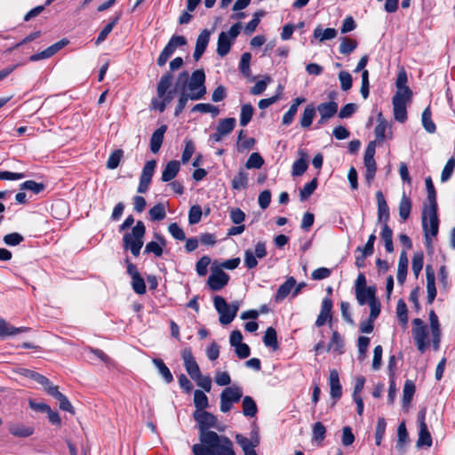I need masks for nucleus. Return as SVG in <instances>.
Here are the masks:
<instances>
[{
	"instance_id": "43",
	"label": "nucleus",
	"mask_w": 455,
	"mask_h": 455,
	"mask_svg": "<svg viewBox=\"0 0 455 455\" xmlns=\"http://www.w3.org/2000/svg\"><path fill=\"white\" fill-rule=\"evenodd\" d=\"M411 210V201L405 193H403L399 204V216L403 221H405L410 217Z\"/></svg>"
},
{
	"instance_id": "58",
	"label": "nucleus",
	"mask_w": 455,
	"mask_h": 455,
	"mask_svg": "<svg viewBox=\"0 0 455 455\" xmlns=\"http://www.w3.org/2000/svg\"><path fill=\"white\" fill-rule=\"evenodd\" d=\"M424 256L421 251L415 252L411 260V269L416 277L419 275L423 268Z\"/></svg>"
},
{
	"instance_id": "31",
	"label": "nucleus",
	"mask_w": 455,
	"mask_h": 455,
	"mask_svg": "<svg viewBox=\"0 0 455 455\" xmlns=\"http://www.w3.org/2000/svg\"><path fill=\"white\" fill-rule=\"evenodd\" d=\"M172 80L173 76L170 72H166L161 76L156 87V93L158 97L164 96L167 92L171 91L170 87L172 84Z\"/></svg>"
},
{
	"instance_id": "14",
	"label": "nucleus",
	"mask_w": 455,
	"mask_h": 455,
	"mask_svg": "<svg viewBox=\"0 0 455 455\" xmlns=\"http://www.w3.org/2000/svg\"><path fill=\"white\" fill-rule=\"evenodd\" d=\"M156 166V162L155 160L148 161L144 165L141 175H140V184L138 187L139 193L144 194L148 191V186L151 182V179L155 172Z\"/></svg>"
},
{
	"instance_id": "37",
	"label": "nucleus",
	"mask_w": 455,
	"mask_h": 455,
	"mask_svg": "<svg viewBox=\"0 0 455 455\" xmlns=\"http://www.w3.org/2000/svg\"><path fill=\"white\" fill-rule=\"evenodd\" d=\"M315 116V108L312 104L307 105L301 115L299 120L300 126L302 128H308L312 124Z\"/></svg>"
},
{
	"instance_id": "64",
	"label": "nucleus",
	"mask_w": 455,
	"mask_h": 455,
	"mask_svg": "<svg viewBox=\"0 0 455 455\" xmlns=\"http://www.w3.org/2000/svg\"><path fill=\"white\" fill-rule=\"evenodd\" d=\"M210 41V31L207 29H204L200 35L198 36L196 43V49L202 50L205 52V49Z\"/></svg>"
},
{
	"instance_id": "62",
	"label": "nucleus",
	"mask_w": 455,
	"mask_h": 455,
	"mask_svg": "<svg viewBox=\"0 0 455 455\" xmlns=\"http://www.w3.org/2000/svg\"><path fill=\"white\" fill-rule=\"evenodd\" d=\"M263 164L264 159L262 158V156L259 153H252L249 156L245 164V167L247 169H259Z\"/></svg>"
},
{
	"instance_id": "35",
	"label": "nucleus",
	"mask_w": 455,
	"mask_h": 455,
	"mask_svg": "<svg viewBox=\"0 0 455 455\" xmlns=\"http://www.w3.org/2000/svg\"><path fill=\"white\" fill-rule=\"evenodd\" d=\"M417 445L419 447H421V446L430 447L432 445L431 435L428 431L426 422H420Z\"/></svg>"
},
{
	"instance_id": "20",
	"label": "nucleus",
	"mask_w": 455,
	"mask_h": 455,
	"mask_svg": "<svg viewBox=\"0 0 455 455\" xmlns=\"http://www.w3.org/2000/svg\"><path fill=\"white\" fill-rule=\"evenodd\" d=\"M377 122L378 124L374 129L376 141L382 142L385 139L391 137V127L380 112L378 114Z\"/></svg>"
},
{
	"instance_id": "28",
	"label": "nucleus",
	"mask_w": 455,
	"mask_h": 455,
	"mask_svg": "<svg viewBox=\"0 0 455 455\" xmlns=\"http://www.w3.org/2000/svg\"><path fill=\"white\" fill-rule=\"evenodd\" d=\"M28 331H29V328H28V327L17 328L12 325H10L4 319H0V338H4L7 336H13L18 333L26 332Z\"/></svg>"
},
{
	"instance_id": "17",
	"label": "nucleus",
	"mask_w": 455,
	"mask_h": 455,
	"mask_svg": "<svg viewBox=\"0 0 455 455\" xmlns=\"http://www.w3.org/2000/svg\"><path fill=\"white\" fill-rule=\"evenodd\" d=\"M315 110H317L320 115L318 124L323 125L328 119L336 115L338 112V103L333 100L323 102L319 104Z\"/></svg>"
},
{
	"instance_id": "10",
	"label": "nucleus",
	"mask_w": 455,
	"mask_h": 455,
	"mask_svg": "<svg viewBox=\"0 0 455 455\" xmlns=\"http://www.w3.org/2000/svg\"><path fill=\"white\" fill-rule=\"evenodd\" d=\"M187 44V39L183 36H172L165 45L162 52L157 59V65L163 67L165 65L167 60L173 54L178 47H181Z\"/></svg>"
},
{
	"instance_id": "26",
	"label": "nucleus",
	"mask_w": 455,
	"mask_h": 455,
	"mask_svg": "<svg viewBox=\"0 0 455 455\" xmlns=\"http://www.w3.org/2000/svg\"><path fill=\"white\" fill-rule=\"evenodd\" d=\"M296 285V280L294 277H289L280 287L278 288L275 296V300L279 302L283 300L291 291Z\"/></svg>"
},
{
	"instance_id": "36",
	"label": "nucleus",
	"mask_w": 455,
	"mask_h": 455,
	"mask_svg": "<svg viewBox=\"0 0 455 455\" xmlns=\"http://www.w3.org/2000/svg\"><path fill=\"white\" fill-rule=\"evenodd\" d=\"M20 373L24 375L25 377L30 378L34 380H36L37 383L42 385L45 391H47V387L49 386H52V382L44 375H41L36 371H30L28 369H21Z\"/></svg>"
},
{
	"instance_id": "29",
	"label": "nucleus",
	"mask_w": 455,
	"mask_h": 455,
	"mask_svg": "<svg viewBox=\"0 0 455 455\" xmlns=\"http://www.w3.org/2000/svg\"><path fill=\"white\" fill-rule=\"evenodd\" d=\"M179 171H180V163L176 160L170 161L169 163H167V164L165 165V167L162 172L161 180L164 182L171 181L176 177Z\"/></svg>"
},
{
	"instance_id": "13",
	"label": "nucleus",
	"mask_w": 455,
	"mask_h": 455,
	"mask_svg": "<svg viewBox=\"0 0 455 455\" xmlns=\"http://www.w3.org/2000/svg\"><path fill=\"white\" fill-rule=\"evenodd\" d=\"M235 438L244 455H258L255 451V448L259 444V435L257 431L251 432L250 439L241 434H236Z\"/></svg>"
},
{
	"instance_id": "21",
	"label": "nucleus",
	"mask_w": 455,
	"mask_h": 455,
	"mask_svg": "<svg viewBox=\"0 0 455 455\" xmlns=\"http://www.w3.org/2000/svg\"><path fill=\"white\" fill-rule=\"evenodd\" d=\"M426 279L427 292V300L428 304H432L436 297V288L435 271L430 265L426 267Z\"/></svg>"
},
{
	"instance_id": "52",
	"label": "nucleus",
	"mask_w": 455,
	"mask_h": 455,
	"mask_svg": "<svg viewBox=\"0 0 455 455\" xmlns=\"http://www.w3.org/2000/svg\"><path fill=\"white\" fill-rule=\"evenodd\" d=\"M422 125L424 129L429 132L434 133L436 130L435 124L431 119V111L429 107H427L422 113L421 116Z\"/></svg>"
},
{
	"instance_id": "2",
	"label": "nucleus",
	"mask_w": 455,
	"mask_h": 455,
	"mask_svg": "<svg viewBox=\"0 0 455 455\" xmlns=\"http://www.w3.org/2000/svg\"><path fill=\"white\" fill-rule=\"evenodd\" d=\"M422 227L427 246H430L432 238L436 236L439 229L437 206H424L422 212Z\"/></svg>"
},
{
	"instance_id": "41",
	"label": "nucleus",
	"mask_w": 455,
	"mask_h": 455,
	"mask_svg": "<svg viewBox=\"0 0 455 455\" xmlns=\"http://www.w3.org/2000/svg\"><path fill=\"white\" fill-rule=\"evenodd\" d=\"M415 393V385L413 381L407 379L403 389V406L408 407Z\"/></svg>"
},
{
	"instance_id": "56",
	"label": "nucleus",
	"mask_w": 455,
	"mask_h": 455,
	"mask_svg": "<svg viewBox=\"0 0 455 455\" xmlns=\"http://www.w3.org/2000/svg\"><path fill=\"white\" fill-rule=\"evenodd\" d=\"M193 112L211 113L212 116H217L220 113L219 108L209 103H199L193 107Z\"/></svg>"
},
{
	"instance_id": "51",
	"label": "nucleus",
	"mask_w": 455,
	"mask_h": 455,
	"mask_svg": "<svg viewBox=\"0 0 455 455\" xmlns=\"http://www.w3.org/2000/svg\"><path fill=\"white\" fill-rule=\"evenodd\" d=\"M148 214L150 219L154 221L164 220L166 216L165 205L163 203L156 204L149 210Z\"/></svg>"
},
{
	"instance_id": "61",
	"label": "nucleus",
	"mask_w": 455,
	"mask_h": 455,
	"mask_svg": "<svg viewBox=\"0 0 455 455\" xmlns=\"http://www.w3.org/2000/svg\"><path fill=\"white\" fill-rule=\"evenodd\" d=\"M124 152L122 149H116L111 153L107 162V168L114 170L117 168L123 157Z\"/></svg>"
},
{
	"instance_id": "30",
	"label": "nucleus",
	"mask_w": 455,
	"mask_h": 455,
	"mask_svg": "<svg viewBox=\"0 0 455 455\" xmlns=\"http://www.w3.org/2000/svg\"><path fill=\"white\" fill-rule=\"evenodd\" d=\"M172 80L173 76L170 72H166L161 76L156 87V93L158 97L164 96L167 92L171 91L170 87L172 84Z\"/></svg>"
},
{
	"instance_id": "63",
	"label": "nucleus",
	"mask_w": 455,
	"mask_h": 455,
	"mask_svg": "<svg viewBox=\"0 0 455 455\" xmlns=\"http://www.w3.org/2000/svg\"><path fill=\"white\" fill-rule=\"evenodd\" d=\"M454 170H455V158L451 157L447 161L444 168L443 169V172L441 174V181L446 182L451 177Z\"/></svg>"
},
{
	"instance_id": "57",
	"label": "nucleus",
	"mask_w": 455,
	"mask_h": 455,
	"mask_svg": "<svg viewBox=\"0 0 455 455\" xmlns=\"http://www.w3.org/2000/svg\"><path fill=\"white\" fill-rule=\"evenodd\" d=\"M317 188L316 178L313 179L310 182L307 183L300 190L299 196L301 201H305L310 197Z\"/></svg>"
},
{
	"instance_id": "7",
	"label": "nucleus",
	"mask_w": 455,
	"mask_h": 455,
	"mask_svg": "<svg viewBox=\"0 0 455 455\" xmlns=\"http://www.w3.org/2000/svg\"><path fill=\"white\" fill-rule=\"evenodd\" d=\"M204 82L205 75L204 70L197 69L192 73L188 84L190 100H198L204 96L206 93Z\"/></svg>"
},
{
	"instance_id": "47",
	"label": "nucleus",
	"mask_w": 455,
	"mask_h": 455,
	"mask_svg": "<svg viewBox=\"0 0 455 455\" xmlns=\"http://www.w3.org/2000/svg\"><path fill=\"white\" fill-rule=\"evenodd\" d=\"M263 342L267 347L276 350L278 348L276 331L273 327H268L263 337Z\"/></svg>"
},
{
	"instance_id": "4",
	"label": "nucleus",
	"mask_w": 455,
	"mask_h": 455,
	"mask_svg": "<svg viewBox=\"0 0 455 455\" xmlns=\"http://www.w3.org/2000/svg\"><path fill=\"white\" fill-rule=\"evenodd\" d=\"M213 303L215 309L220 314V322L223 325L228 324L234 320L240 307L238 301L228 304L226 299L219 295L214 297Z\"/></svg>"
},
{
	"instance_id": "53",
	"label": "nucleus",
	"mask_w": 455,
	"mask_h": 455,
	"mask_svg": "<svg viewBox=\"0 0 455 455\" xmlns=\"http://www.w3.org/2000/svg\"><path fill=\"white\" fill-rule=\"evenodd\" d=\"M253 112L254 109L251 104H244L242 106L240 114V124L242 126H246L250 123L253 116Z\"/></svg>"
},
{
	"instance_id": "3",
	"label": "nucleus",
	"mask_w": 455,
	"mask_h": 455,
	"mask_svg": "<svg viewBox=\"0 0 455 455\" xmlns=\"http://www.w3.org/2000/svg\"><path fill=\"white\" fill-rule=\"evenodd\" d=\"M146 233V228L141 220L137 221L131 232L124 235L123 243L125 250H130L135 257L140 255L143 246V237Z\"/></svg>"
},
{
	"instance_id": "48",
	"label": "nucleus",
	"mask_w": 455,
	"mask_h": 455,
	"mask_svg": "<svg viewBox=\"0 0 455 455\" xmlns=\"http://www.w3.org/2000/svg\"><path fill=\"white\" fill-rule=\"evenodd\" d=\"M248 174L243 171L240 170L237 175L232 180V188L235 190L244 189L247 187Z\"/></svg>"
},
{
	"instance_id": "38",
	"label": "nucleus",
	"mask_w": 455,
	"mask_h": 455,
	"mask_svg": "<svg viewBox=\"0 0 455 455\" xmlns=\"http://www.w3.org/2000/svg\"><path fill=\"white\" fill-rule=\"evenodd\" d=\"M243 413L246 417H254L258 412V408L252 397L246 395L242 402Z\"/></svg>"
},
{
	"instance_id": "55",
	"label": "nucleus",
	"mask_w": 455,
	"mask_h": 455,
	"mask_svg": "<svg viewBox=\"0 0 455 455\" xmlns=\"http://www.w3.org/2000/svg\"><path fill=\"white\" fill-rule=\"evenodd\" d=\"M118 20H119V16H116V18L113 19L112 21H110L108 24H107L102 28V30L100 32V34L95 41V44L97 45L101 44L107 38V36L111 33V31L113 30L114 27L116 25Z\"/></svg>"
},
{
	"instance_id": "25",
	"label": "nucleus",
	"mask_w": 455,
	"mask_h": 455,
	"mask_svg": "<svg viewBox=\"0 0 455 455\" xmlns=\"http://www.w3.org/2000/svg\"><path fill=\"white\" fill-rule=\"evenodd\" d=\"M329 383L331 396L334 399H339L342 395V387L339 382V373L336 370L330 371Z\"/></svg>"
},
{
	"instance_id": "40",
	"label": "nucleus",
	"mask_w": 455,
	"mask_h": 455,
	"mask_svg": "<svg viewBox=\"0 0 455 455\" xmlns=\"http://www.w3.org/2000/svg\"><path fill=\"white\" fill-rule=\"evenodd\" d=\"M10 433L18 437H28L34 433V428L22 424H14L9 427Z\"/></svg>"
},
{
	"instance_id": "22",
	"label": "nucleus",
	"mask_w": 455,
	"mask_h": 455,
	"mask_svg": "<svg viewBox=\"0 0 455 455\" xmlns=\"http://www.w3.org/2000/svg\"><path fill=\"white\" fill-rule=\"evenodd\" d=\"M378 203V220L383 225L387 224L389 219V208L381 191L376 192Z\"/></svg>"
},
{
	"instance_id": "16",
	"label": "nucleus",
	"mask_w": 455,
	"mask_h": 455,
	"mask_svg": "<svg viewBox=\"0 0 455 455\" xmlns=\"http://www.w3.org/2000/svg\"><path fill=\"white\" fill-rule=\"evenodd\" d=\"M229 281V275L221 269H213L208 277V285L212 291H220L225 287Z\"/></svg>"
},
{
	"instance_id": "54",
	"label": "nucleus",
	"mask_w": 455,
	"mask_h": 455,
	"mask_svg": "<svg viewBox=\"0 0 455 455\" xmlns=\"http://www.w3.org/2000/svg\"><path fill=\"white\" fill-rule=\"evenodd\" d=\"M397 437H398V439H397L396 448L399 451H403L404 445L408 441V433H407L406 427H405L404 423H401L399 425L398 429H397Z\"/></svg>"
},
{
	"instance_id": "59",
	"label": "nucleus",
	"mask_w": 455,
	"mask_h": 455,
	"mask_svg": "<svg viewBox=\"0 0 455 455\" xmlns=\"http://www.w3.org/2000/svg\"><path fill=\"white\" fill-rule=\"evenodd\" d=\"M357 47V43L355 40L344 37L339 45V52L345 55L351 53Z\"/></svg>"
},
{
	"instance_id": "44",
	"label": "nucleus",
	"mask_w": 455,
	"mask_h": 455,
	"mask_svg": "<svg viewBox=\"0 0 455 455\" xmlns=\"http://www.w3.org/2000/svg\"><path fill=\"white\" fill-rule=\"evenodd\" d=\"M153 363L157 368L159 374L163 377L164 380L166 383H171L173 381V377L169 368L165 365L162 359L155 358L153 359Z\"/></svg>"
},
{
	"instance_id": "34",
	"label": "nucleus",
	"mask_w": 455,
	"mask_h": 455,
	"mask_svg": "<svg viewBox=\"0 0 455 455\" xmlns=\"http://www.w3.org/2000/svg\"><path fill=\"white\" fill-rule=\"evenodd\" d=\"M343 347L344 342L340 334L337 331H333L331 340L327 346V351H333L340 355L344 352Z\"/></svg>"
},
{
	"instance_id": "33",
	"label": "nucleus",
	"mask_w": 455,
	"mask_h": 455,
	"mask_svg": "<svg viewBox=\"0 0 455 455\" xmlns=\"http://www.w3.org/2000/svg\"><path fill=\"white\" fill-rule=\"evenodd\" d=\"M376 288L369 286L361 290L356 289L355 296L360 305H364L375 298Z\"/></svg>"
},
{
	"instance_id": "5",
	"label": "nucleus",
	"mask_w": 455,
	"mask_h": 455,
	"mask_svg": "<svg viewBox=\"0 0 455 455\" xmlns=\"http://www.w3.org/2000/svg\"><path fill=\"white\" fill-rule=\"evenodd\" d=\"M412 325L411 332L415 346L420 353H424L430 344V340L427 339L428 327L420 318L413 319Z\"/></svg>"
},
{
	"instance_id": "8",
	"label": "nucleus",
	"mask_w": 455,
	"mask_h": 455,
	"mask_svg": "<svg viewBox=\"0 0 455 455\" xmlns=\"http://www.w3.org/2000/svg\"><path fill=\"white\" fill-rule=\"evenodd\" d=\"M243 396V389L238 386H231L224 388L220 394V411L224 413L228 412L234 403L240 401Z\"/></svg>"
},
{
	"instance_id": "46",
	"label": "nucleus",
	"mask_w": 455,
	"mask_h": 455,
	"mask_svg": "<svg viewBox=\"0 0 455 455\" xmlns=\"http://www.w3.org/2000/svg\"><path fill=\"white\" fill-rule=\"evenodd\" d=\"M393 232L392 229L388 227L387 224L383 225L381 231V239L385 243V249L387 252H393L394 244H393Z\"/></svg>"
},
{
	"instance_id": "32",
	"label": "nucleus",
	"mask_w": 455,
	"mask_h": 455,
	"mask_svg": "<svg viewBox=\"0 0 455 455\" xmlns=\"http://www.w3.org/2000/svg\"><path fill=\"white\" fill-rule=\"evenodd\" d=\"M408 81L406 71L402 68L397 76L395 82L396 92L395 93L401 92L402 95H412L411 90L406 85Z\"/></svg>"
},
{
	"instance_id": "15",
	"label": "nucleus",
	"mask_w": 455,
	"mask_h": 455,
	"mask_svg": "<svg viewBox=\"0 0 455 455\" xmlns=\"http://www.w3.org/2000/svg\"><path fill=\"white\" fill-rule=\"evenodd\" d=\"M430 337L433 347L438 350L441 342V324L437 315L434 310L429 312Z\"/></svg>"
},
{
	"instance_id": "11",
	"label": "nucleus",
	"mask_w": 455,
	"mask_h": 455,
	"mask_svg": "<svg viewBox=\"0 0 455 455\" xmlns=\"http://www.w3.org/2000/svg\"><path fill=\"white\" fill-rule=\"evenodd\" d=\"M412 95L395 93L392 99L394 117L397 122L404 123L407 120L406 104L411 101Z\"/></svg>"
},
{
	"instance_id": "12",
	"label": "nucleus",
	"mask_w": 455,
	"mask_h": 455,
	"mask_svg": "<svg viewBox=\"0 0 455 455\" xmlns=\"http://www.w3.org/2000/svg\"><path fill=\"white\" fill-rule=\"evenodd\" d=\"M194 418L199 426V440H202V436L205 433H215L214 431L209 430L211 427H217V418L212 413L204 411H196Z\"/></svg>"
},
{
	"instance_id": "9",
	"label": "nucleus",
	"mask_w": 455,
	"mask_h": 455,
	"mask_svg": "<svg viewBox=\"0 0 455 455\" xmlns=\"http://www.w3.org/2000/svg\"><path fill=\"white\" fill-rule=\"evenodd\" d=\"M376 142L371 141L365 150L363 157V164L365 167V180L370 186L375 177L377 165L374 159Z\"/></svg>"
},
{
	"instance_id": "27",
	"label": "nucleus",
	"mask_w": 455,
	"mask_h": 455,
	"mask_svg": "<svg viewBox=\"0 0 455 455\" xmlns=\"http://www.w3.org/2000/svg\"><path fill=\"white\" fill-rule=\"evenodd\" d=\"M173 99V91H169L166 92L164 96L154 98L151 100V108L155 110H158L163 113L167 105L171 103Z\"/></svg>"
},
{
	"instance_id": "60",
	"label": "nucleus",
	"mask_w": 455,
	"mask_h": 455,
	"mask_svg": "<svg viewBox=\"0 0 455 455\" xmlns=\"http://www.w3.org/2000/svg\"><path fill=\"white\" fill-rule=\"evenodd\" d=\"M251 59V54L250 52H244L241 56L240 63H239V69L241 73L244 76H249L251 75V69H250V61Z\"/></svg>"
},
{
	"instance_id": "23",
	"label": "nucleus",
	"mask_w": 455,
	"mask_h": 455,
	"mask_svg": "<svg viewBox=\"0 0 455 455\" xmlns=\"http://www.w3.org/2000/svg\"><path fill=\"white\" fill-rule=\"evenodd\" d=\"M331 308H332V301L329 298H324L322 301V307L320 314L317 316L315 321V325L317 327L323 326L328 319L331 317Z\"/></svg>"
},
{
	"instance_id": "6",
	"label": "nucleus",
	"mask_w": 455,
	"mask_h": 455,
	"mask_svg": "<svg viewBox=\"0 0 455 455\" xmlns=\"http://www.w3.org/2000/svg\"><path fill=\"white\" fill-rule=\"evenodd\" d=\"M241 28V23L238 22L234 24L228 32H221L219 35L217 43V53L220 56L224 57L229 52L234 40L240 34Z\"/></svg>"
},
{
	"instance_id": "39",
	"label": "nucleus",
	"mask_w": 455,
	"mask_h": 455,
	"mask_svg": "<svg viewBox=\"0 0 455 455\" xmlns=\"http://www.w3.org/2000/svg\"><path fill=\"white\" fill-rule=\"evenodd\" d=\"M425 183H426L427 197V202L424 204V206H437L436 191L434 187L431 177H427L425 180Z\"/></svg>"
},
{
	"instance_id": "18",
	"label": "nucleus",
	"mask_w": 455,
	"mask_h": 455,
	"mask_svg": "<svg viewBox=\"0 0 455 455\" xmlns=\"http://www.w3.org/2000/svg\"><path fill=\"white\" fill-rule=\"evenodd\" d=\"M182 360L184 367L192 379L201 373L200 368L196 362L190 348H185L182 351Z\"/></svg>"
},
{
	"instance_id": "42",
	"label": "nucleus",
	"mask_w": 455,
	"mask_h": 455,
	"mask_svg": "<svg viewBox=\"0 0 455 455\" xmlns=\"http://www.w3.org/2000/svg\"><path fill=\"white\" fill-rule=\"evenodd\" d=\"M235 119L233 117L224 118L220 120L216 131L219 132L222 136H227L235 128Z\"/></svg>"
},
{
	"instance_id": "1",
	"label": "nucleus",
	"mask_w": 455,
	"mask_h": 455,
	"mask_svg": "<svg viewBox=\"0 0 455 455\" xmlns=\"http://www.w3.org/2000/svg\"><path fill=\"white\" fill-rule=\"evenodd\" d=\"M200 442L192 447L194 455H235L234 444L226 435L205 433Z\"/></svg>"
},
{
	"instance_id": "19",
	"label": "nucleus",
	"mask_w": 455,
	"mask_h": 455,
	"mask_svg": "<svg viewBox=\"0 0 455 455\" xmlns=\"http://www.w3.org/2000/svg\"><path fill=\"white\" fill-rule=\"evenodd\" d=\"M46 392L59 402V407L60 410L68 411L73 415L75 414V410L71 403L66 395L59 391L57 386H49Z\"/></svg>"
},
{
	"instance_id": "49",
	"label": "nucleus",
	"mask_w": 455,
	"mask_h": 455,
	"mask_svg": "<svg viewBox=\"0 0 455 455\" xmlns=\"http://www.w3.org/2000/svg\"><path fill=\"white\" fill-rule=\"evenodd\" d=\"M194 403L196 408V411H204L209 405L208 397L203 391L196 390L194 392Z\"/></svg>"
},
{
	"instance_id": "45",
	"label": "nucleus",
	"mask_w": 455,
	"mask_h": 455,
	"mask_svg": "<svg viewBox=\"0 0 455 455\" xmlns=\"http://www.w3.org/2000/svg\"><path fill=\"white\" fill-rule=\"evenodd\" d=\"M314 37L316 39H319L320 42L325 41V40H331L337 36V31L335 28H325L322 29L320 27H317L314 30Z\"/></svg>"
},
{
	"instance_id": "24",
	"label": "nucleus",
	"mask_w": 455,
	"mask_h": 455,
	"mask_svg": "<svg viewBox=\"0 0 455 455\" xmlns=\"http://www.w3.org/2000/svg\"><path fill=\"white\" fill-rule=\"evenodd\" d=\"M166 131L167 125L163 124L153 132L150 138V150L152 153L156 154L160 150Z\"/></svg>"
},
{
	"instance_id": "50",
	"label": "nucleus",
	"mask_w": 455,
	"mask_h": 455,
	"mask_svg": "<svg viewBox=\"0 0 455 455\" xmlns=\"http://www.w3.org/2000/svg\"><path fill=\"white\" fill-rule=\"evenodd\" d=\"M408 267V259L405 252L400 255L398 269H397V281L403 283L405 281Z\"/></svg>"
}]
</instances>
